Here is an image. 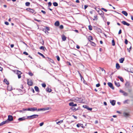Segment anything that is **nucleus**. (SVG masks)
<instances>
[{"instance_id": "1", "label": "nucleus", "mask_w": 133, "mask_h": 133, "mask_svg": "<svg viewBox=\"0 0 133 133\" xmlns=\"http://www.w3.org/2000/svg\"><path fill=\"white\" fill-rule=\"evenodd\" d=\"M38 115L34 114L31 116H27V119H31L36 118L38 117Z\"/></svg>"}, {"instance_id": "2", "label": "nucleus", "mask_w": 133, "mask_h": 133, "mask_svg": "<svg viewBox=\"0 0 133 133\" xmlns=\"http://www.w3.org/2000/svg\"><path fill=\"white\" fill-rule=\"evenodd\" d=\"M26 10L30 12L32 14L34 13L35 14L36 13L35 11L32 9H31L30 8H28L26 9Z\"/></svg>"}, {"instance_id": "3", "label": "nucleus", "mask_w": 133, "mask_h": 133, "mask_svg": "<svg viewBox=\"0 0 133 133\" xmlns=\"http://www.w3.org/2000/svg\"><path fill=\"white\" fill-rule=\"evenodd\" d=\"M75 100H76L77 102V103H82L83 102V99H82V98H78L77 97L76 99Z\"/></svg>"}, {"instance_id": "4", "label": "nucleus", "mask_w": 133, "mask_h": 133, "mask_svg": "<svg viewBox=\"0 0 133 133\" xmlns=\"http://www.w3.org/2000/svg\"><path fill=\"white\" fill-rule=\"evenodd\" d=\"M33 82L32 80L30 79H28L27 80V84L28 85L32 86L33 85Z\"/></svg>"}, {"instance_id": "5", "label": "nucleus", "mask_w": 133, "mask_h": 133, "mask_svg": "<svg viewBox=\"0 0 133 133\" xmlns=\"http://www.w3.org/2000/svg\"><path fill=\"white\" fill-rule=\"evenodd\" d=\"M27 119V117H26L24 116L23 117L19 118L18 119V120L20 121H25L26 119Z\"/></svg>"}, {"instance_id": "6", "label": "nucleus", "mask_w": 133, "mask_h": 133, "mask_svg": "<svg viewBox=\"0 0 133 133\" xmlns=\"http://www.w3.org/2000/svg\"><path fill=\"white\" fill-rule=\"evenodd\" d=\"M119 92L123 93V95L125 96H127L128 95V93L122 90H120Z\"/></svg>"}, {"instance_id": "7", "label": "nucleus", "mask_w": 133, "mask_h": 133, "mask_svg": "<svg viewBox=\"0 0 133 133\" xmlns=\"http://www.w3.org/2000/svg\"><path fill=\"white\" fill-rule=\"evenodd\" d=\"M13 120V117L11 115H9L8 116V118L6 120L8 121V123L9 122V121H11Z\"/></svg>"}, {"instance_id": "8", "label": "nucleus", "mask_w": 133, "mask_h": 133, "mask_svg": "<svg viewBox=\"0 0 133 133\" xmlns=\"http://www.w3.org/2000/svg\"><path fill=\"white\" fill-rule=\"evenodd\" d=\"M108 86L110 87L112 89H114V88L113 85V84L112 83L110 82H108Z\"/></svg>"}, {"instance_id": "9", "label": "nucleus", "mask_w": 133, "mask_h": 133, "mask_svg": "<svg viewBox=\"0 0 133 133\" xmlns=\"http://www.w3.org/2000/svg\"><path fill=\"white\" fill-rule=\"evenodd\" d=\"M125 85L127 88H129L131 87L130 83L129 82H126L125 84Z\"/></svg>"}, {"instance_id": "10", "label": "nucleus", "mask_w": 133, "mask_h": 133, "mask_svg": "<svg viewBox=\"0 0 133 133\" xmlns=\"http://www.w3.org/2000/svg\"><path fill=\"white\" fill-rule=\"evenodd\" d=\"M121 23L124 25H125L127 26H129L130 25V24L124 21H123L121 22Z\"/></svg>"}, {"instance_id": "11", "label": "nucleus", "mask_w": 133, "mask_h": 133, "mask_svg": "<svg viewBox=\"0 0 133 133\" xmlns=\"http://www.w3.org/2000/svg\"><path fill=\"white\" fill-rule=\"evenodd\" d=\"M8 120H6L5 121H3L1 123H0V126H2L5 124L8 123Z\"/></svg>"}, {"instance_id": "12", "label": "nucleus", "mask_w": 133, "mask_h": 133, "mask_svg": "<svg viewBox=\"0 0 133 133\" xmlns=\"http://www.w3.org/2000/svg\"><path fill=\"white\" fill-rule=\"evenodd\" d=\"M110 102L112 105L114 106L115 105L116 101L114 100H111Z\"/></svg>"}, {"instance_id": "13", "label": "nucleus", "mask_w": 133, "mask_h": 133, "mask_svg": "<svg viewBox=\"0 0 133 133\" xmlns=\"http://www.w3.org/2000/svg\"><path fill=\"white\" fill-rule=\"evenodd\" d=\"M62 40L63 41H65L66 39V37L64 35H63L61 36Z\"/></svg>"}, {"instance_id": "14", "label": "nucleus", "mask_w": 133, "mask_h": 133, "mask_svg": "<svg viewBox=\"0 0 133 133\" xmlns=\"http://www.w3.org/2000/svg\"><path fill=\"white\" fill-rule=\"evenodd\" d=\"M123 114L124 116L126 117H127L130 116L129 114L125 112H124Z\"/></svg>"}, {"instance_id": "15", "label": "nucleus", "mask_w": 133, "mask_h": 133, "mask_svg": "<svg viewBox=\"0 0 133 133\" xmlns=\"http://www.w3.org/2000/svg\"><path fill=\"white\" fill-rule=\"evenodd\" d=\"M23 110L26 111H29L33 112L32 108H29L28 109H23Z\"/></svg>"}, {"instance_id": "16", "label": "nucleus", "mask_w": 133, "mask_h": 133, "mask_svg": "<svg viewBox=\"0 0 133 133\" xmlns=\"http://www.w3.org/2000/svg\"><path fill=\"white\" fill-rule=\"evenodd\" d=\"M99 10H97V12H98V14H99L100 15H101L102 14V13H104L102 10H99V9H98Z\"/></svg>"}, {"instance_id": "17", "label": "nucleus", "mask_w": 133, "mask_h": 133, "mask_svg": "<svg viewBox=\"0 0 133 133\" xmlns=\"http://www.w3.org/2000/svg\"><path fill=\"white\" fill-rule=\"evenodd\" d=\"M55 25L56 26H58L59 25V23L58 21H56L55 23Z\"/></svg>"}, {"instance_id": "18", "label": "nucleus", "mask_w": 133, "mask_h": 133, "mask_svg": "<svg viewBox=\"0 0 133 133\" xmlns=\"http://www.w3.org/2000/svg\"><path fill=\"white\" fill-rule=\"evenodd\" d=\"M7 89L8 91H11L12 90V87L9 86L7 87Z\"/></svg>"}, {"instance_id": "19", "label": "nucleus", "mask_w": 133, "mask_h": 133, "mask_svg": "<svg viewBox=\"0 0 133 133\" xmlns=\"http://www.w3.org/2000/svg\"><path fill=\"white\" fill-rule=\"evenodd\" d=\"M46 91L49 92H51L52 91V90L50 89H49L48 87L46 88Z\"/></svg>"}, {"instance_id": "20", "label": "nucleus", "mask_w": 133, "mask_h": 133, "mask_svg": "<svg viewBox=\"0 0 133 133\" xmlns=\"http://www.w3.org/2000/svg\"><path fill=\"white\" fill-rule=\"evenodd\" d=\"M122 13L126 16H127L128 15L127 13L125 11H122Z\"/></svg>"}, {"instance_id": "21", "label": "nucleus", "mask_w": 133, "mask_h": 133, "mask_svg": "<svg viewBox=\"0 0 133 133\" xmlns=\"http://www.w3.org/2000/svg\"><path fill=\"white\" fill-rule=\"evenodd\" d=\"M124 58H121L119 60V62L121 63H122L124 60Z\"/></svg>"}, {"instance_id": "22", "label": "nucleus", "mask_w": 133, "mask_h": 133, "mask_svg": "<svg viewBox=\"0 0 133 133\" xmlns=\"http://www.w3.org/2000/svg\"><path fill=\"white\" fill-rule=\"evenodd\" d=\"M70 109L74 111H75L77 110L76 109V108L74 107H72L70 108Z\"/></svg>"}, {"instance_id": "23", "label": "nucleus", "mask_w": 133, "mask_h": 133, "mask_svg": "<svg viewBox=\"0 0 133 133\" xmlns=\"http://www.w3.org/2000/svg\"><path fill=\"white\" fill-rule=\"evenodd\" d=\"M128 72L131 73H133V68H130L129 70L127 71Z\"/></svg>"}, {"instance_id": "24", "label": "nucleus", "mask_w": 133, "mask_h": 133, "mask_svg": "<svg viewBox=\"0 0 133 133\" xmlns=\"http://www.w3.org/2000/svg\"><path fill=\"white\" fill-rule=\"evenodd\" d=\"M114 83L115 84L117 87H119L120 86V85L119 83L117 82L116 81H114Z\"/></svg>"}, {"instance_id": "25", "label": "nucleus", "mask_w": 133, "mask_h": 133, "mask_svg": "<svg viewBox=\"0 0 133 133\" xmlns=\"http://www.w3.org/2000/svg\"><path fill=\"white\" fill-rule=\"evenodd\" d=\"M35 89V91L37 92H39V88L37 86H35V87H34Z\"/></svg>"}, {"instance_id": "26", "label": "nucleus", "mask_w": 133, "mask_h": 133, "mask_svg": "<svg viewBox=\"0 0 133 133\" xmlns=\"http://www.w3.org/2000/svg\"><path fill=\"white\" fill-rule=\"evenodd\" d=\"M120 67V66L118 63H117L116 64V68L117 69H119Z\"/></svg>"}, {"instance_id": "27", "label": "nucleus", "mask_w": 133, "mask_h": 133, "mask_svg": "<svg viewBox=\"0 0 133 133\" xmlns=\"http://www.w3.org/2000/svg\"><path fill=\"white\" fill-rule=\"evenodd\" d=\"M4 82L7 84H9L8 81H7V79L5 78L4 79Z\"/></svg>"}, {"instance_id": "28", "label": "nucleus", "mask_w": 133, "mask_h": 133, "mask_svg": "<svg viewBox=\"0 0 133 133\" xmlns=\"http://www.w3.org/2000/svg\"><path fill=\"white\" fill-rule=\"evenodd\" d=\"M91 44L94 46H95L96 45V44L94 43L93 42L90 41Z\"/></svg>"}, {"instance_id": "29", "label": "nucleus", "mask_w": 133, "mask_h": 133, "mask_svg": "<svg viewBox=\"0 0 133 133\" xmlns=\"http://www.w3.org/2000/svg\"><path fill=\"white\" fill-rule=\"evenodd\" d=\"M129 99L126 100L123 102V103L124 104H128L129 103L128 102L129 101Z\"/></svg>"}, {"instance_id": "30", "label": "nucleus", "mask_w": 133, "mask_h": 133, "mask_svg": "<svg viewBox=\"0 0 133 133\" xmlns=\"http://www.w3.org/2000/svg\"><path fill=\"white\" fill-rule=\"evenodd\" d=\"M53 5L55 6H57L58 5V4L56 2H54L53 3Z\"/></svg>"}, {"instance_id": "31", "label": "nucleus", "mask_w": 133, "mask_h": 133, "mask_svg": "<svg viewBox=\"0 0 133 133\" xmlns=\"http://www.w3.org/2000/svg\"><path fill=\"white\" fill-rule=\"evenodd\" d=\"M118 78L120 79V80L122 82H123L124 80L123 78L121 76H118Z\"/></svg>"}, {"instance_id": "32", "label": "nucleus", "mask_w": 133, "mask_h": 133, "mask_svg": "<svg viewBox=\"0 0 133 133\" xmlns=\"http://www.w3.org/2000/svg\"><path fill=\"white\" fill-rule=\"evenodd\" d=\"M74 103L73 102H71L69 103V105L70 106L74 107Z\"/></svg>"}, {"instance_id": "33", "label": "nucleus", "mask_w": 133, "mask_h": 133, "mask_svg": "<svg viewBox=\"0 0 133 133\" xmlns=\"http://www.w3.org/2000/svg\"><path fill=\"white\" fill-rule=\"evenodd\" d=\"M45 28L44 29V30H46L48 31H49L50 30V28L48 27L45 26Z\"/></svg>"}, {"instance_id": "34", "label": "nucleus", "mask_w": 133, "mask_h": 133, "mask_svg": "<svg viewBox=\"0 0 133 133\" xmlns=\"http://www.w3.org/2000/svg\"><path fill=\"white\" fill-rule=\"evenodd\" d=\"M38 54H39V55H41V56H42L43 58H45V56L41 53L39 52H38Z\"/></svg>"}, {"instance_id": "35", "label": "nucleus", "mask_w": 133, "mask_h": 133, "mask_svg": "<svg viewBox=\"0 0 133 133\" xmlns=\"http://www.w3.org/2000/svg\"><path fill=\"white\" fill-rule=\"evenodd\" d=\"M25 5L27 6H29L30 4V3L29 2H26L25 3Z\"/></svg>"}, {"instance_id": "36", "label": "nucleus", "mask_w": 133, "mask_h": 133, "mask_svg": "<svg viewBox=\"0 0 133 133\" xmlns=\"http://www.w3.org/2000/svg\"><path fill=\"white\" fill-rule=\"evenodd\" d=\"M25 109L23 108L22 109V110H20L18 111V112H22L23 113H24V112H23L24 111H25V110H23V109Z\"/></svg>"}, {"instance_id": "37", "label": "nucleus", "mask_w": 133, "mask_h": 133, "mask_svg": "<svg viewBox=\"0 0 133 133\" xmlns=\"http://www.w3.org/2000/svg\"><path fill=\"white\" fill-rule=\"evenodd\" d=\"M17 72L16 73V74L17 75H19V74H22V73L21 72V71H19L18 70H17Z\"/></svg>"}, {"instance_id": "38", "label": "nucleus", "mask_w": 133, "mask_h": 133, "mask_svg": "<svg viewBox=\"0 0 133 133\" xmlns=\"http://www.w3.org/2000/svg\"><path fill=\"white\" fill-rule=\"evenodd\" d=\"M97 20V16H94V18L93 19V20L94 21L95 20Z\"/></svg>"}, {"instance_id": "39", "label": "nucleus", "mask_w": 133, "mask_h": 133, "mask_svg": "<svg viewBox=\"0 0 133 133\" xmlns=\"http://www.w3.org/2000/svg\"><path fill=\"white\" fill-rule=\"evenodd\" d=\"M112 45L114 46L115 45V41L114 39H113L112 41Z\"/></svg>"}, {"instance_id": "40", "label": "nucleus", "mask_w": 133, "mask_h": 133, "mask_svg": "<svg viewBox=\"0 0 133 133\" xmlns=\"http://www.w3.org/2000/svg\"><path fill=\"white\" fill-rule=\"evenodd\" d=\"M52 4V3L51 2H49L48 3V7H49L51 6Z\"/></svg>"}, {"instance_id": "41", "label": "nucleus", "mask_w": 133, "mask_h": 133, "mask_svg": "<svg viewBox=\"0 0 133 133\" xmlns=\"http://www.w3.org/2000/svg\"><path fill=\"white\" fill-rule=\"evenodd\" d=\"M104 13H102V14L101 15H100L101 16V17L103 18V19H104L105 18V16H104Z\"/></svg>"}, {"instance_id": "42", "label": "nucleus", "mask_w": 133, "mask_h": 133, "mask_svg": "<svg viewBox=\"0 0 133 133\" xmlns=\"http://www.w3.org/2000/svg\"><path fill=\"white\" fill-rule=\"evenodd\" d=\"M89 29L90 30H92V26L91 25L89 26Z\"/></svg>"}, {"instance_id": "43", "label": "nucleus", "mask_w": 133, "mask_h": 133, "mask_svg": "<svg viewBox=\"0 0 133 133\" xmlns=\"http://www.w3.org/2000/svg\"><path fill=\"white\" fill-rule=\"evenodd\" d=\"M56 57L57 58V59L58 61H60V58L57 55L56 56Z\"/></svg>"}, {"instance_id": "44", "label": "nucleus", "mask_w": 133, "mask_h": 133, "mask_svg": "<svg viewBox=\"0 0 133 133\" xmlns=\"http://www.w3.org/2000/svg\"><path fill=\"white\" fill-rule=\"evenodd\" d=\"M89 39H90L91 40H93V39L92 38V37L91 36H90L89 37Z\"/></svg>"}, {"instance_id": "45", "label": "nucleus", "mask_w": 133, "mask_h": 133, "mask_svg": "<svg viewBox=\"0 0 133 133\" xmlns=\"http://www.w3.org/2000/svg\"><path fill=\"white\" fill-rule=\"evenodd\" d=\"M49 107H47L46 108H43V110H46L49 109Z\"/></svg>"}, {"instance_id": "46", "label": "nucleus", "mask_w": 133, "mask_h": 133, "mask_svg": "<svg viewBox=\"0 0 133 133\" xmlns=\"http://www.w3.org/2000/svg\"><path fill=\"white\" fill-rule=\"evenodd\" d=\"M50 60H49V61L50 62H51V63H54V61L52 59H51L50 58Z\"/></svg>"}, {"instance_id": "47", "label": "nucleus", "mask_w": 133, "mask_h": 133, "mask_svg": "<svg viewBox=\"0 0 133 133\" xmlns=\"http://www.w3.org/2000/svg\"><path fill=\"white\" fill-rule=\"evenodd\" d=\"M59 28L61 29H62L63 28V25H61L59 26Z\"/></svg>"}, {"instance_id": "48", "label": "nucleus", "mask_w": 133, "mask_h": 133, "mask_svg": "<svg viewBox=\"0 0 133 133\" xmlns=\"http://www.w3.org/2000/svg\"><path fill=\"white\" fill-rule=\"evenodd\" d=\"M33 109V112L35 110H37V108L36 107H34L33 108H32Z\"/></svg>"}, {"instance_id": "49", "label": "nucleus", "mask_w": 133, "mask_h": 133, "mask_svg": "<svg viewBox=\"0 0 133 133\" xmlns=\"http://www.w3.org/2000/svg\"><path fill=\"white\" fill-rule=\"evenodd\" d=\"M23 54L26 55H28V54L26 51L24 52Z\"/></svg>"}, {"instance_id": "50", "label": "nucleus", "mask_w": 133, "mask_h": 133, "mask_svg": "<svg viewBox=\"0 0 133 133\" xmlns=\"http://www.w3.org/2000/svg\"><path fill=\"white\" fill-rule=\"evenodd\" d=\"M88 106L86 105H84L83 106V107L84 108H85L86 109L87 108V107H88Z\"/></svg>"}, {"instance_id": "51", "label": "nucleus", "mask_w": 133, "mask_h": 133, "mask_svg": "<svg viewBox=\"0 0 133 133\" xmlns=\"http://www.w3.org/2000/svg\"><path fill=\"white\" fill-rule=\"evenodd\" d=\"M43 110V108H40V109H38L37 110V111H42Z\"/></svg>"}, {"instance_id": "52", "label": "nucleus", "mask_w": 133, "mask_h": 133, "mask_svg": "<svg viewBox=\"0 0 133 133\" xmlns=\"http://www.w3.org/2000/svg\"><path fill=\"white\" fill-rule=\"evenodd\" d=\"M63 120H61L60 121L56 123L57 124H58L59 123L63 122Z\"/></svg>"}, {"instance_id": "53", "label": "nucleus", "mask_w": 133, "mask_h": 133, "mask_svg": "<svg viewBox=\"0 0 133 133\" xmlns=\"http://www.w3.org/2000/svg\"><path fill=\"white\" fill-rule=\"evenodd\" d=\"M42 87L45 88L46 86V84L45 83H43L42 84Z\"/></svg>"}, {"instance_id": "54", "label": "nucleus", "mask_w": 133, "mask_h": 133, "mask_svg": "<svg viewBox=\"0 0 133 133\" xmlns=\"http://www.w3.org/2000/svg\"><path fill=\"white\" fill-rule=\"evenodd\" d=\"M125 44H128V41L127 40V39H126L125 40Z\"/></svg>"}, {"instance_id": "55", "label": "nucleus", "mask_w": 133, "mask_h": 133, "mask_svg": "<svg viewBox=\"0 0 133 133\" xmlns=\"http://www.w3.org/2000/svg\"><path fill=\"white\" fill-rule=\"evenodd\" d=\"M29 75L31 76H32L33 75V74L31 72H29Z\"/></svg>"}, {"instance_id": "56", "label": "nucleus", "mask_w": 133, "mask_h": 133, "mask_svg": "<svg viewBox=\"0 0 133 133\" xmlns=\"http://www.w3.org/2000/svg\"><path fill=\"white\" fill-rule=\"evenodd\" d=\"M40 49L41 50H44V47L43 46H41L40 48Z\"/></svg>"}, {"instance_id": "57", "label": "nucleus", "mask_w": 133, "mask_h": 133, "mask_svg": "<svg viewBox=\"0 0 133 133\" xmlns=\"http://www.w3.org/2000/svg\"><path fill=\"white\" fill-rule=\"evenodd\" d=\"M101 9L104 10V11H105V12H107V10L104 8H102Z\"/></svg>"}, {"instance_id": "58", "label": "nucleus", "mask_w": 133, "mask_h": 133, "mask_svg": "<svg viewBox=\"0 0 133 133\" xmlns=\"http://www.w3.org/2000/svg\"><path fill=\"white\" fill-rule=\"evenodd\" d=\"M4 23L5 24H6V25H8L9 24V23L7 21H6Z\"/></svg>"}, {"instance_id": "59", "label": "nucleus", "mask_w": 133, "mask_h": 133, "mask_svg": "<svg viewBox=\"0 0 133 133\" xmlns=\"http://www.w3.org/2000/svg\"><path fill=\"white\" fill-rule=\"evenodd\" d=\"M44 124V123L43 122H42L40 124V126H42Z\"/></svg>"}, {"instance_id": "60", "label": "nucleus", "mask_w": 133, "mask_h": 133, "mask_svg": "<svg viewBox=\"0 0 133 133\" xmlns=\"http://www.w3.org/2000/svg\"><path fill=\"white\" fill-rule=\"evenodd\" d=\"M100 86V84L99 83H98L96 84V86L97 87H99Z\"/></svg>"}, {"instance_id": "61", "label": "nucleus", "mask_w": 133, "mask_h": 133, "mask_svg": "<svg viewBox=\"0 0 133 133\" xmlns=\"http://www.w3.org/2000/svg\"><path fill=\"white\" fill-rule=\"evenodd\" d=\"M128 91L129 92L131 93L132 91V90L131 89H129L128 90Z\"/></svg>"}, {"instance_id": "62", "label": "nucleus", "mask_w": 133, "mask_h": 133, "mask_svg": "<svg viewBox=\"0 0 133 133\" xmlns=\"http://www.w3.org/2000/svg\"><path fill=\"white\" fill-rule=\"evenodd\" d=\"M50 59V58L48 57H47L46 58V60L48 61H49V60H49Z\"/></svg>"}, {"instance_id": "63", "label": "nucleus", "mask_w": 133, "mask_h": 133, "mask_svg": "<svg viewBox=\"0 0 133 133\" xmlns=\"http://www.w3.org/2000/svg\"><path fill=\"white\" fill-rule=\"evenodd\" d=\"M41 12L43 13L44 14H45L46 13L45 11H43V10H42L41 11Z\"/></svg>"}, {"instance_id": "64", "label": "nucleus", "mask_w": 133, "mask_h": 133, "mask_svg": "<svg viewBox=\"0 0 133 133\" xmlns=\"http://www.w3.org/2000/svg\"><path fill=\"white\" fill-rule=\"evenodd\" d=\"M121 33H122V30L121 29H120L119 31L118 34H121Z\"/></svg>"}]
</instances>
